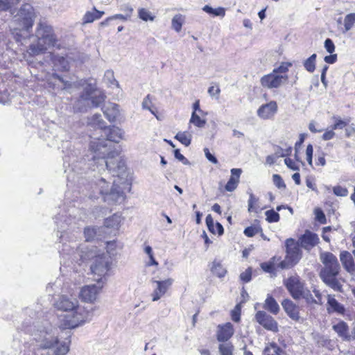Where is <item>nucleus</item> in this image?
Instances as JSON below:
<instances>
[{
  "instance_id": "f257e3e1",
  "label": "nucleus",
  "mask_w": 355,
  "mask_h": 355,
  "mask_svg": "<svg viewBox=\"0 0 355 355\" xmlns=\"http://www.w3.org/2000/svg\"><path fill=\"white\" fill-rule=\"evenodd\" d=\"M123 131L116 126L106 127L101 134V137L94 138L90 141L89 150L91 157L87 155V159L89 162V165L92 167V171L102 168L105 165L107 170L115 168L117 161L116 162L112 159L118 155L117 151H110L107 146V141H113L119 143L122 139ZM121 159H119L120 160Z\"/></svg>"
},
{
  "instance_id": "f03ea898",
  "label": "nucleus",
  "mask_w": 355,
  "mask_h": 355,
  "mask_svg": "<svg viewBox=\"0 0 355 355\" xmlns=\"http://www.w3.org/2000/svg\"><path fill=\"white\" fill-rule=\"evenodd\" d=\"M108 171L112 173L114 177H117V179L113 180L112 188L110 189L109 183L104 178H101L96 184V189L102 196L104 202L109 205H113L121 202L124 200V193L120 184L129 185L124 160L117 161L114 170Z\"/></svg>"
},
{
  "instance_id": "7ed1b4c3",
  "label": "nucleus",
  "mask_w": 355,
  "mask_h": 355,
  "mask_svg": "<svg viewBox=\"0 0 355 355\" xmlns=\"http://www.w3.org/2000/svg\"><path fill=\"white\" fill-rule=\"evenodd\" d=\"M55 328L46 322L33 333L38 347L45 351L42 355H65L69 352V344L60 343Z\"/></svg>"
},
{
  "instance_id": "20e7f679",
  "label": "nucleus",
  "mask_w": 355,
  "mask_h": 355,
  "mask_svg": "<svg viewBox=\"0 0 355 355\" xmlns=\"http://www.w3.org/2000/svg\"><path fill=\"white\" fill-rule=\"evenodd\" d=\"M36 18L34 8L28 3L23 4L10 21V30L17 42L23 44L24 42L33 37L32 28Z\"/></svg>"
},
{
  "instance_id": "39448f33",
  "label": "nucleus",
  "mask_w": 355,
  "mask_h": 355,
  "mask_svg": "<svg viewBox=\"0 0 355 355\" xmlns=\"http://www.w3.org/2000/svg\"><path fill=\"white\" fill-rule=\"evenodd\" d=\"M33 36L36 37V42L31 44L27 50L31 56L44 53L50 48L61 49L63 47L53 28L46 21L40 20Z\"/></svg>"
},
{
  "instance_id": "423d86ee",
  "label": "nucleus",
  "mask_w": 355,
  "mask_h": 355,
  "mask_svg": "<svg viewBox=\"0 0 355 355\" xmlns=\"http://www.w3.org/2000/svg\"><path fill=\"white\" fill-rule=\"evenodd\" d=\"M58 78L63 83L65 89L83 87V92L75 105V109L79 112L86 111L90 107H98L105 101V96L100 92H96L94 85L87 83L86 80H79L71 83L58 76Z\"/></svg>"
},
{
  "instance_id": "0eeeda50",
  "label": "nucleus",
  "mask_w": 355,
  "mask_h": 355,
  "mask_svg": "<svg viewBox=\"0 0 355 355\" xmlns=\"http://www.w3.org/2000/svg\"><path fill=\"white\" fill-rule=\"evenodd\" d=\"M320 259L324 267L320 272L322 282L336 291H342V285L337 279L340 266L337 257L331 252H322Z\"/></svg>"
},
{
  "instance_id": "6e6552de",
  "label": "nucleus",
  "mask_w": 355,
  "mask_h": 355,
  "mask_svg": "<svg viewBox=\"0 0 355 355\" xmlns=\"http://www.w3.org/2000/svg\"><path fill=\"white\" fill-rule=\"evenodd\" d=\"M80 257L83 261L89 259H93L90 269L92 273L97 276L96 280L103 281V279H105L112 266V258L107 252L94 254L92 251L85 253L81 252Z\"/></svg>"
},
{
  "instance_id": "1a4fd4ad",
  "label": "nucleus",
  "mask_w": 355,
  "mask_h": 355,
  "mask_svg": "<svg viewBox=\"0 0 355 355\" xmlns=\"http://www.w3.org/2000/svg\"><path fill=\"white\" fill-rule=\"evenodd\" d=\"M67 218V216L66 215L56 216L55 223L58 229V232L60 233V235L58 234L57 236L60 239V242L62 243V252L66 254H71L74 252L75 248L77 252L79 251V249L76 245H68L66 243L67 241H69L70 239L68 230H73L76 224L75 220L72 222V219Z\"/></svg>"
},
{
  "instance_id": "9d476101",
  "label": "nucleus",
  "mask_w": 355,
  "mask_h": 355,
  "mask_svg": "<svg viewBox=\"0 0 355 355\" xmlns=\"http://www.w3.org/2000/svg\"><path fill=\"white\" fill-rule=\"evenodd\" d=\"M93 313L83 306H77L73 311L66 313L63 318L62 325L67 329H74L92 320Z\"/></svg>"
},
{
  "instance_id": "9b49d317",
  "label": "nucleus",
  "mask_w": 355,
  "mask_h": 355,
  "mask_svg": "<svg viewBox=\"0 0 355 355\" xmlns=\"http://www.w3.org/2000/svg\"><path fill=\"white\" fill-rule=\"evenodd\" d=\"M284 284L295 300L300 299L306 288L304 286V282L301 281L297 275L291 276L284 279Z\"/></svg>"
},
{
  "instance_id": "f8f14e48",
  "label": "nucleus",
  "mask_w": 355,
  "mask_h": 355,
  "mask_svg": "<svg viewBox=\"0 0 355 355\" xmlns=\"http://www.w3.org/2000/svg\"><path fill=\"white\" fill-rule=\"evenodd\" d=\"M173 282L172 278H168L164 280L152 279L151 283L154 286L153 291L151 293L152 300L156 302L160 300L167 293Z\"/></svg>"
},
{
  "instance_id": "ddd939ff",
  "label": "nucleus",
  "mask_w": 355,
  "mask_h": 355,
  "mask_svg": "<svg viewBox=\"0 0 355 355\" xmlns=\"http://www.w3.org/2000/svg\"><path fill=\"white\" fill-rule=\"evenodd\" d=\"M96 282L95 284L87 285L81 288L80 297L83 301L93 302L96 300L104 284L103 281L96 280Z\"/></svg>"
},
{
  "instance_id": "4468645a",
  "label": "nucleus",
  "mask_w": 355,
  "mask_h": 355,
  "mask_svg": "<svg viewBox=\"0 0 355 355\" xmlns=\"http://www.w3.org/2000/svg\"><path fill=\"white\" fill-rule=\"evenodd\" d=\"M287 75L275 73L273 71L261 78V84L268 89L279 88L288 80Z\"/></svg>"
},
{
  "instance_id": "2eb2a0df",
  "label": "nucleus",
  "mask_w": 355,
  "mask_h": 355,
  "mask_svg": "<svg viewBox=\"0 0 355 355\" xmlns=\"http://www.w3.org/2000/svg\"><path fill=\"white\" fill-rule=\"evenodd\" d=\"M286 257L291 264L296 265L302 258V251L298 243L293 239H287L285 241Z\"/></svg>"
},
{
  "instance_id": "dca6fc26",
  "label": "nucleus",
  "mask_w": 355,
  "mask_h": 355,
  "mask_svg": "<svg viewBox=\"0 0 355 355\" xmlns=\"http://www.w3.org/2000/svg\"><path fill=\"white\" fill-rule=\"evenodd\" d=\"M256 321L264 329L273 332L278 331V324L276 320L265 311H259L255 314Z\"/></svg>"
},
{
  "instance_id": "f3484780",
  "label": "nucleus",
  "mask_w": 355,
  "mask_h": 355,
  "mask_svg": "<svg viewBox=\"0 0 355 355\" xmlns=\"http://www.w3.org/2000/svg\"><path fill=\"white\" fill-rule=\"evenodd\" d=\"M54 306L57 309L67 313L78 306V301L74 297L62 295L55 302Z\"/></svg>"
},
{
  "instance_id": "a211bd4d",
  "label": "nucleus",
  "mask_w": 355,
  "mask_h": 355,
  "mask_svg": "<svg viewBox=\"0 0 355 355\" xmlns=\"http://www.w3.org/2000/svg\"><path fill=\"white\" fill-rule=\"evenodd\" d=\"M333 330L337 334L338 336L344 341L352 340V336L349 334V328L347 322L339 320L338 322L332 325Z\"/></svg>"
},
{
  "instance_id": "6ab92c4d",
  "label": "nucleus",
  "mask_w": 355,
  "mask_h": 355,
  "mask_svg": "<svg viewBox=\"0 0 355 355\" xmlns=\"http://www.w3.org/2000/svg\"><path fill=\"white\" fill-rule=\"evenodd\" d=\"M319 241L318 236L316 234L306 230L304 234L299 239L300 246L306 250H309L318 244Z\"/></svg>"
},
{
  "instance_id": "aec40b11",
  "label": "nucleus",
  "mask_w": 355,
  "mask_h": 355,
  "mask_svg": "<svg viewBox=\"0 0 355 355\" xmlns=\"http://www.w3.org/2000/svg\"><path fill=\"white\" fill-rule=\"evenodd\" d=\"M277 111V105L275 101L262 105L257 110V115L263 119H268L272 117Z\"/></svg>"
},
{
  "instance_id": "412c9836",
  "label": "nucleus",
  "mask_w": 355,
  "mask_h": 355,
  "mask_svg": "<svg viewBox=\"0 0 355 355\" xmlns=\"http://www.w3.org/2000/svg\"><path fill=\"white\" fill-rule=\"evenodd\" d=\"M234 330L233 325L230 322H227L223 325L218 326L217 340L219 342L228 340L234 334Z\"/></svg>"
},
{
  "instance_id": "4be33fe9",
  "label": "nucleus",
  "mask_w": 355,
  "mask_h": 355,
  "mask_svg": "<svg viewBox=\"0 0 355 355\" xmlns=\"http://www.w3.org/2000/svg\"><path fill=\"white\" fill-rule=\"evenodd\" d=\"M282 306L290 318L295 321L299 320V308L291 300L285 299L282 301Z\"/></svg>"
},
{
  "instance_id": "5701e85b",
  "label": "nucleus",
  "mask_w": 355,
  "mask_h": 355,
  "mask_svg": "<svg viewBox=\"0 0 355 355\" xmlns=\"http://www.w3.org/2000/svg\"><path fill=\"white\" fill-rule=\"evenodd\" d=\"M340 260L345 270L350 273L355 272V263L354 258L348 251H342L340 254Z\"/></svg>"
},
{
  "instance_id": "b1692460",
  "label": "nucleus",
  "mask_w": 355,
  "mask_h": 355,
  "mask_svg": "<svg viewBox=\"0 0 355 355\" xmlns=\"http://www.w3.org/2000/svg\"><path fill=\"white\" fill-rule=\"evenodd\" d=\"M327 306V311L329 313H336L340 315H344L345 313L344 305L338 302L334 295H328Z\"/></svg>"
},
{
  "instance_id": "393cba45",
  "label": "nucleus",
  "mask_w": 355,
  "mask_h": 355,
  "mask_svg": "<svg viewBox=\"0 0 355 355\" xmlns=\"http://www.w3.org/2000/svg\"><path fill=\"white\" fill-rule=\"evenodd\" d=\"M241 173L242 170L241 168H232L231 170L232 175L225 187L226 191L231 192L236 189Z\"/></svg>"
},
{
  "instance_id": "a878e982",
  "label": "nucleus",
  "mask_w": 355,
  "mask_h": 355,
  "mask_svg": "<svg viewBox=\"0 0 355 355\" xmlns=\"http://www.w3.org/2000/svg\"><path fill=\"white\" fill-rule=\"evenodd\" d=\"M103 112L105 117L110 121H114L119 114V105L115 103H110L103 107Z\"/></svg>"
},
{
  "instance_id": "bb28decb",
  "label": "nucleus",
  "mask_w": 355,
  "mask_h": 355,
  "mask_svg": "<svg viewBox=\"0 0 355 355\" xmlns=\"http://www.w3.org/2000/svg\"><path fill=\"white\" fill-rule=\"evenodd\" d=\"M263 307L273 315H277L280 311V307L277 302L270 294L267 295Z\"/></svg>"
},
{
  "instance_id": "cd10ccee",
  "label": "nucleus",
  "mask_w": 355,
  "mask_h": 355,
  "mask_svg": "<svg viewBox=\"0 0 355 355\" xmlns=\"http://www.w3.org/2000/svg\"><path fill=\"white\" fill-rule=\"evenodd\" d=\"M206 224L209 231L212 234H216L217 232L220 236L223 234L224 229L223 225L218 222L214 225V219L210 214L207 215L206 217Z\"/></svg>"
},
{
  "instance_id": "c85d7f7f",
  "label": "nucleus",
  "mask_w": 355,
  "mask_h": 355,
  "mask_svg": "<svg viewBox=\"0 0 355 355\" xmlns=\"http://www.w3.org/2000/svg\"><path fill=\"white\" fill-rule=\"evenodd\" d=\"M104 12H101L97 10L95 8L90 11L86 12V13L83 17V24L92 23L94 21L101 18Z\"/></svg>"
},
{
  "instance_id": "c756f323",
  "label": "nucleus",
  "mask_w": 355,
  "mask_h": 355,
  "mask_svg": "<svg viewBox=\"0 0 355 355\" xmlns=\"http://www.w3.org/2000/svg\"><path fill=\"white\" fill-rule=\"evenodd\" d=\"M121 221V215L119 214H114L105 220L104 225L105 227L109 228L118 229Z\"/></svg>"
},
{
  "instance_id": "7c9ffc66",
  "label": "nucleus",
  "mask_w": 355,
  "mask_h": 355,
  "mask_svg": "<svg viewBox=\"0 0 355 355\" xmlns=\"http://www.w3.org/2000/svg\"><path fill=\"white\" fill-rule=\"evenodd\" d=\"M89 124L96 130H99L101 134L104 128H106L105 122L101 119V115L96 114L89 119Z\"/></svg>"
},
{
  "instance_id": "2f4dec72",
  "label": "nucleus",
  "mask_w": 355,
  "mask_h": 355,
  "mask_svg": "<svg viewBox=\"0 0 355 355\" xmlns=\"http://www.w3.org/2000/svg\"><path fill=\"white\" fill-rule=\"evenodd\" d=\"M213 274L218 277H223L226 273L227 270L223 266L220 262L214 261L211 268Z\"/></svg>"
},
{
  "instance_id": "473e14b6",
  "label": "nucleus",
  "mask_w": 355,
  "mask_h": 355,
  "mask_svg": "<svg viewBox=\"0 0 355 355\" xmlns=\"http://www.w3.org/2000/svg\"><path fill=\"white\" fill-rule=\"evenodd\" d=\"M175 139L179 141L185 146H189L191 144L192 135L188 132H179L175 136Z\"/></svg>"
},
{
  "instance_id": "72a5a7b5",
  "label": "nucleus",
  "mask_w": 355,
  "mask_h": 355,
  "mask_svg": "<svg viewBox=\"0 0 355 355\" xmlns=\"http://www.w3.org/2000/svg\"><path fill=\"white\" fill-rule=\"evenodd\" d=\"M184 17L182 15H175L171 21L172 28L177 32L179 33L182 27L184 22Z\"/></svg>"
},
{
  "instance_id": "f704fd0d",
  "label": "nucleus",
  "mask_w": 355,
  "mask_h": 355,
  "mask_svg": "<svg viewBox=\"0 0 355 355\" xmlns=\"http://www.w3.org/2000/svg\"><path fill=\"white\" fill-rule=\"evenodd\" d=\"M203 11L205 12L217 17H223L225 15V10L222 7H219L217 8H213L212 7L206 5L202 8Z\"/></svg>"
},
{
  "instance_id": "c9c22d12",
  "label": "nucleus",
  "mask_w": 355,
  "mask_h": 355,
  "mask_svg": "<svg viewBox=\"0 0 355 355\" xmlns=\"http://www.w3.org/2000/svg\"><path fill=\"white\" fill-rule=\"evenodd\" d=\"M316 57L317 55L315 53H313L309 58L304 60V67L307 71L313 73L315 71Z\"/></svg>"
},
{
  "instance_id": "e433bc0d",
  "label": "nucleus",
  "mask_w": 355,
  "mask_h": 355,
  "mask_svg": "<svg viewBox=\"0 0 355 355\" xmlns=\"http://www.w3.org/2000/svg\"><path fill=\"white\" fill-rule=\"evenodd\" d=\"M281 348L275 343H270L264 349L265 355H280Z\"/></svg>"
},
{
  "instance_id": "4c0bfd02",
  "label": "nucleus",
  "mask_w": 355,
  "mask_h": 355,
  "mask_svg": "<svg viewBox=\"0 0 355 355\" xmlns=\"http://www.w3.org/2000/svg\"><path fill=\"white\" fill-rule=\"evenodd\" d=\"M355 23V13H350L345 16L344 19L345 30L343 33H347L352 29Z\"/></svg>"
},
{
  "instance_id": "58836bf2",
  "label": "nucleus",
  "mask_w": 355,
  "mask_h": 355,
  "mask_svg": "<svg viewBox=\"0 0 355 355\" xmlns=\"http://www.w3.org/2000/svg\"><path fill=\"white\" fill-rule=\"evenodd\" d=\"M292 65L293 64L290 62H283L279 67L274 68L272 71L277 74L286 75V73Z\"/></svg>"
},
{
  "instance_id": "ea45409f",
  "label": "nucleus",
  "mask_w": 355,
  "mask_h": 355,
  "mask_svg": "<svg viewBox=\"0 0 355 355\" xmlns=\"http://www.w3.org/2000/svg\"><path fill=\"white\" fill-rule=\"evenodd\" d=\"M258 198H256L253 193L250 194V198L248 200V211L249 212H258L259 207L257 205Z\"/></svg>"
},
{
  "instance_id": "a19ab883",
  "label": "nucleus",
  "mask_w": 355,
  "mask_h": 355,
  "mask_svg": "<svg viewBox=\"0 0 355 355\" xmlns=\"http://www.w3.org/2000/svg\"><path fill=\"white\" fill-rule=\"evenodd\" d=\"M138 16L143 21H154L155 16L146 8H140L138 10Z\"/></svg>"
},
{
  "instance_id": "79ce46f5",
  "label": "nucleus",
  "mask_w": 355,
  "mask_h": 355,
  "mask_svg": "<svg viewBox=\"0 0 355 355\" xmlns=\"http://www.w3.org/2000/svg\"><path fill=\"white\" fill-rule=\"evenodd\" d=\"M190 123H193L194 125L198 128H202L205 126L206 123L205 119H202L199 115L196 114V112H193L191 119Z\"/></svg>"
},
{
  "instance_id": "37998d69",
  "label": "nucleus",
  "mask_w": 355,
  "mask_h": 355,
  "mask_svg": "<svg viewBox=\"0 0 355 355\" xmlns=\"http://www.w3.org/2000/svg\"><path fill=\"white\" fill-rule=\"evenodd\" d=\"M234 347L231 343H224L219 345L220 355H233Z\"/></svg>"
},
{
  "instance_id": "c03bdc74",
  "label": "nucleus",
  "mask_w": 355,
  "mask_h": 355,
  "mask_svg": "<svg viewBox=\"0 0 355 355\" xmlns=\"http://www.w3.org/2000/svg\"><path fill=\"white\" fill-rule=\"evenodd\" d=\"M265 214L266 220L269 223H276L279 220V214L273 209L266 211Z\"/></svg>"
},
{
  "instance_id": "a18cd8bd",
  "label": "nucleus",
  "mask_w": 355,
  "mask_h": 355,
  "mask_svg": "<svg viewBox=\"0 0 355 355\" xmlns=\"http://www.w3.org/2000/svg\"><path fill=\"white\" fill-rule=\"evenodd\" d=\"M96 234V229L95 227H87L84 230V235L87 241H92Z\"/></svg>"
},
{
  "instance_id": "49530a36",
  "label": "nucleus",
  "mask_w": 355,
  "mask_h": 355,
  "mask_svg": "<svg viewBox=\"0 0 355 355\" xmlns=\"http://www.w3.org/2000/svg\"><path fill=\"white\" fill-rule=\"evenodd\" d=\"M275 259V257L272 258V261H274ZM261 268L263 271L268 273H274L275 270V263L273 261L262 263L261 264Z\"/></svg>"
},
{
  "instance_id": "de8ad7c7",
  "label": "nucleus",
  "mask_w": 355,
  "mask_h": 355,
  "mask_svg": "<svg viewBox=\"0 0 355 355\" xmlns=\"http://www.w3.org/2000/svg\"><path fill=\"white\" fill-rule=\"evenodd\" d=\"M334 195L340 197H345L348 195V190L346 187L337 185L333 187Z\"/></svg>"
},
{
  "instance_id": "09e8293b",
  "label": "nucleus",
  "mask_w": 355,
  "mask_h": 355,
  "mask_svg": "<svg viewBox=\"0 0 355 355\" xmlns=\"http://www.w3.org/2000/svg\"><path fill=\"white\" fill-rule=\"evenodd\" d=\"M15 4V0H0V11H8Z\"/></svg>"
},
{
  "instance_id": "8fccbe9b",
  "label": "nucleus",
  "mask_w": 355,
  "mask_h": 355,
  "mask_svg": "<svg viewBox=\"0 0 355 355\" xmlns=\"http://www.w3.org/2000/svg\"><path fill=\"white\" fill-rule=\"evenodd\" d=\"M272 181L274 184L278 188V189H285L286 184L282 178V177L278 174H274L272 175Z\"/></svg>"
},
{
  "instance_id": "3c124183",
  "label": "nucleus",
  "mask_w": 355,
  "mask_h": 355,
  "mask_svg": "<svg viewBox=\"0 0 355 355\" xmlns=\"http://www.w3.org/2000/svg\"><path fill=\"white\" fill-rule=\"evenodd\" d=\"M260 228L256 226H250L245 229L244 234L248 237H252L259 232Z\"/></svg>"
},
{
  "instance_id": "603ef678",
  "label": "nucleus",
  "mask_w": 355,
  "mask_h": 355,
  "mask_svg": "<svg viewBox=\"0 0 355 355\" xmlns=\"http://www.w3.org/2000/svg\"><path fill=\"white\" fill-rule=\"evenodd\" d=\"M301 298H304L309 303H314L318 304V301L313 298L312 294L311 293L310 291L306 288L304 290V294L302 295Z\"/></svg>"
},
{
  "instance_id": "864d4df0",
  "label": "nucleus",
  "mask_w": 355,
  "mask_h": 355,
  "mask_svg": "<svg viewBox=\"0 0 355 355\" xmlns=\"http://www.w3.org/2000/svg\"><path fill=\"white\" fill-rule=\"evenodd\" d=\"M313 152V146L311 144H309L306 146V155L307 162H308L309 165H310L311 166H313V161H312Z\"/></svg>"
},
{
  "instance_id": "5fc2aeb1",
  "label": "nucleus",
  "mask_w": 355,
  "mask_h": 355,
  "mask_svg": "<svg viewBox=\"0 0 355 355\" xmlns=\"http://www.w3.org/2000/svg\"><path fill=\"white\" fill-rule=\"evenodd\" d=\"M240 279L245 282H249L252 279V270L250 268H248L247 270H245V272H242L240 275Z\"/></svg>"
},
{
  "instance_id": "6e6d98bb",
  "label": "nucleus",
  "mask_w": 355,
  "mask_h": 355,
  "mask_svg": "<svg viewBox=\"0 0 355 355\" xmlns=\"http://www.w3.org/2000/svg\"><path fill=\"white\" fill-rule=\"evenodd\" d=\"M335 119V123L332 125V129L333 130H338V129H343L347 125V122L340 119H338V118H334Z\"/></svg>"
},
{
  "instance_id": "4d7b16f0",
  "label": "nucleus",
  "mask_w": 355,
  "mask_h": 355,
  "mask_svg": "<svg viewBox=\"0 0 355 355\" xmlns=\"http://www.w3.org/2000/svg\"><path fill=\"white\" fill-rule=\"evenodd\" d=\"M324 48L325 49L327 50V51L328 53H329L330 54L333 53L335 51V45L333 42V41L329 39V38H327L324 41Z\"/></svg>"
},
{
  "instance_id": "13d9d810",
  "label": "nucleus",
  "mask_w": 355,
  "mask_h": 355,
  "mask_svg": "<svg viewBox=\"0 0 355 355\" xmlns=\"http://www.w3.org/2000/svg\"><path fill=\"white\" fill-rule=\"evenodd\" d=\"M220 92V89L219 87H218V86L216 87L214 86H211L208 89L209 94L212 97H215L216 99H218L219 98Z\"/></svg>"
},
{
  "instance_id": "bf43d9fd",
  "label": "nucleus",
  "mask_w": 355,
  "mask_h": 355,
  "mask_svg": "<svg viewBox=\"0 0 355 355\" xmlns=\"http://www.w3.org/2000/svg\"><path fill=\"white\" fill-rule=\"evenodd\" d=\"M295 265L291 264L288 259L285 257V259L283 261H281L277 266V268L280 269H286L290 268Z\"/></svg>"
},
{
  "instance_id": "052dcab7",
  "label": "nucleus",
  "mask_w": 355,
  "mask_h": 355,
  "mask_svg": "<svg viewBox=\"0 0 355 355\" xmlns=\"http://www.w3.org/2000/svg\"><path fill=\"white\" fill-rule=\"evenodd\" d=\"M315 218L321 223H324L326 222L325 215L323 211L320 209H316L315 210Z\"/></svg>"
},
{
  "instance_id": "680f3d73",
  "label": "nucleus",
  "mask_w": 355,
  "mask_h": 355,
  "mask_svg": "<svg viewBox=\"0 0 355 355\" xmlns=\"http://www.w3.org/2000/svg\"><path fill=\"white\" fill-rule=\"evenodd\" d=\"M204 153L206 158L209 162H211L213 164L218 163V159H216V157L210 153L209 150L207 148H204Z\"/></svg>"
},
{
  "instance_id": "e2e57ef3",
  "label": "nucleus",
  "mask_w": 355,
  "mask_h": 355,
  "mask_svg": "<svg viewBox=\"0 0 355 355\" xmlns=\"http://www.w3.org/2000/svg\"><path fill=\"white\" fill-rule=\"evenodd\" d=\"M174 156L177 159H178L180 162H182L184 164H189L188 159H186L185 157L180 153L179 149H175L174 150Z\"/></svg>"
},
{
  "instance_id": "0e129e2a",
  "label": "nucleus",
  "mask_w": 355,
  "mask_h": 355,
  "mask_svg": "<svg viewBox=\"0 0 355 355\" xmlns=\"http://www.w3.org/2000/svg\"><path fill=\"white\" fill-rule=\"evenodd\" d=\"M133 12V9L132 8H129V14H126L125 15H121V14H116L115 15L112 16V19H120L122 20H127L128 18L130 17L132 13Z\"/></svg>"
},
{
  "instance_id": "69168bd1",
  "label": "nucleus",
  "mask_w": 355,
  "mask_h": 355,
  "mask_svg": "<svg viewBox=\"0 0 355 355\" xmlns=\"http://www.w3.org/2000/svg\"><path fill=\"white\" fill-rule=\"evenodd\" d=\"M105 77L108 79L109 82L111 85L119 86V83L117 80L114 78V73L112 71H107L105 73Z\"/></svg>"
},
{
  "instance_id": "338daca9",
  "label": "nucleus",
  "mask_w": 355,
  "mask_h": 355,
  "mask_svg": "<svg viewBox=\"0 0 355 355\" xmlns=\"http://www.w3.org/2000/svg\"><path fill=\"white\" fill-rule=\"evenodd\" d=\"M334 130H333L332 128H331V130H326L322 137V139L324 141H328V140L332 139L336 135V133L334 132Z\"/></svg>"
},
{
  "instance_id": "774afa93",
  "label": "nucleus",
  "mask_w": 355,
  "mask_h": 355,
  "mask_svg": "<svg viewBox=\"0 0 355 355\" xmlns=\"http://www.w3.org/2000/svg\"><path fill=\"white\" fill-rule=\"evenodd\" d=\"M284 163L288 167L290 168L291 169L293 170V171H297V170H299V168L298 166L296 165V164L295 163L294 161H293L290 158H286L284 159Z\"/></svg>"
}]
</instances>
